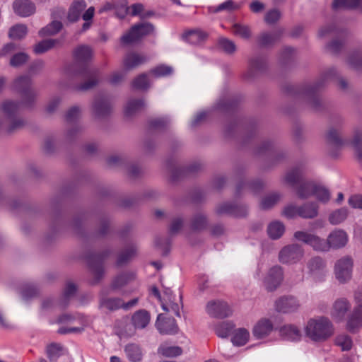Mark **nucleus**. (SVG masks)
<instances>
[{"label": "nucleus", "mask_w": 362, "mask_h": 362, "mask_svg": "<svg viewBox=\"0 0 362 362\" xmlns=\"http://www.w3.org/2000/svg\"><path fill=\"white\" fill-rule=\"evenodd\" d=\"M74 57L76 63L69 66L66 71L68 78H81L85 82L73 86L76 90L86 91L94 88L98 83L99 71L98 69H89L87 66L81 67L79 63H83L90 59L92 49L87 45H81L74 50Z\"/></svg>", "instance_id": "1"}, {"label": "nucleus", "mask_w": 362, "mask_h": 362, "mask_svg": "<svg viewBox=\"0 0 362 362\" xmlns=\"http://www.w3.org/2000/svg\"><path fill=\"white\" fill-rule=\"evenodd\" d=\"M332 81H336L342 90H346L349 88L348 81L344 78L338 76L334 68H329L324 71L313 84L307 85L303 88V94L307 98L308 103L313 110H320L322 107V101L317 93Z\"/></svg>", "instance_id": "2"}, {"label": "nucleus", "mask_w": 362, "mask_h": 362, "mask_svg": "<svg viewBox=\"0 0 362 362\" xmlns=\"http://www.w3.org/2000/svg\"><path fill=\"white\" fill-rule=\"evenodd\" d=\"M304 330L305 336L314 341H325L334 333L332 323L325 317L310 319Z\"/></svg>", "instance_id": "3"}, {"label": "nucleus", "mask_w": 362, "mask_h": 362, "mask_svg": "<svg viewBox=\"0 0 362 362\" xmlns=\"http://www.w3.org/2000/svg\"><path fill=\"white\" fill-rule=\"evenodd\" d=\"M346 129V124L344 119H335L325 134L327 143L337 148L344 146L348 141L345 136Z\"/></svg>", "instance_id": "4"}, {"label": "nucleus", "mask_w": 362, "mask_h": 362, "mask_svg": "<svg viewBox=\"0 0 362 362\" xmlns=\"http://www.w3.org/2000/svg\"><path fill=\"white\" fill-rule=\"evenodd\" d=\"M13 88L21 93L23 103L27 107L33 105L37 97V92L32 88V80L28 76H21L13 81Z\"/></svg>", "instance_id": "5"}, {"label": "nucleus", "mask_w": 362, "mask_h": 362, "mask_svg": "<svg viewBox=\"0 0 362 362\" xmlns=\"http://www.w3.org/2000/svg\"><path fill=\"white\" fill-rule=\"evenodd\" d=\"M293 237L298 241L310 246L316 252H328L327 239L306 231L298 230L294 233Z\"/></svg>", "instance_id": "6"}, {"label": "nucleus", "mask_w": 362, "mask_h": 362, "mask_svg": "<svg viewBox=\"0 0 362 362\" xmlns=\"http://www.w3.org/2000/svg\"><path fill=\"white\" fill-rule=\"evenodd\" d=\"M154 32V26L150 23L134 25L129 33L121 37V41L125 45H129L139 41L142 37L149 35Z\"/></svg>", "instance_id": "7"}, {"label": "nucleus", "mask_w": 362, "mask_h": 362, "mask_svg": "<svg viewBox=\"0 0 362 362\" xmlns=\"http://www.w3.org/2000/svg\"><path fill=\"white\" fill-rule=\"evenodd\" d=\"M110 254V251L106 250L100 253L92 254L88 257V264L91 274L93 276L92 284H97L103 278L104 269L103 262Z\"/></svg>", "instance_id": "8"}, {"label": "nucleus", "mask_w": 362, "mask_h": 362, "mask_svg": "<svg viewBox=\"0 0 362 362\" xmlns=\"http://www.w3.org/2000/svg\"><path fill=\"white\" fill-rule=\"evenodd\" d=\"M353 266V259L349 256H344L336 262L334 269V275L341 284L350 281L352 276Z\"/></svg>", "instance_id": "9"}, {"label": "nucleus", "mask_w": 362, "mask_h": 362, "mask_svg": "<svg viewBox=\"0 0 362 362\" xmlns=\"http://www.w3.org/2000/svg\"><path fill=\"white\" fill-rule=\"evenodd\" d=\"M304 252L303 248L300 245H288L280 250L279 259L283 264H295L303 257Z\"/></svg>", "instance_id": "10"}, {"label": "nucleus", "mask_w": 362, "mask_h": 362, "mask_svg": "<svg viewBox=\"0 0 362 362\" xmlns=\"http://www.w3.org/2000/svg\"><path fill=\"white\" fill-rule=\"evenodd\" d=\"M112 111L110 100L105 96L96 97L92 104V112L95 119H103L108 117Z\"/></svg>", "instance_id": "11"}, {"label": "nucleus", "mask_w": 362, "mask_h": 362, "mask_svg": "<svg viewBox=\"0 0 362 362\" xmlns=\"http://www.w3.org/2000/svg\"><path fill=\"white\" fill-rule=\"evenodd\" d=\"M206 310L211 317L215 318H225L232 315L230 307L226 302L221 300L209 301Z\"/></svg>", "instance_id": "12"}, {"label": "nucleus", "mask_w": 362, "mask_h": 362, "mask_svg": "<svg viewBox=\"0 0 362 362\" xmlns=\"http://www.w3.org/2000/svg\"><path fill=\"white\" fill-rule=\"evenodd\" d=\"M300 307L299 300L293 296H284L275 301V309L282 313H291Z\"/></svg>", "instance_id": "13"}, {"label": "nucleus", "mask_w": 362, "mask_h": 362, "mask_svg": "<svg viewBox=\"0 0 362 362\" xmlns=\"http://www.w3.org/2000/svg\"><path fill=\"white\" fill-rule=\"evenodd\" d=\"M216 211L219 215L227 214L235 217H245L247 214V209L245 206L231 202L220 204L216 207Z\"/></svg>", "instance_id": "14"}, {"label": "nucleus", "mask_w": 362, "mask_h": 362, "mask_svg": "<svg viewBox=\"0 0 362 362\" xmlns=\"http://www.w3.org/2000/svg\"><path fill=\"white\" fill-rule=\"evenodd\" d=\"M350 308L351 303L347 298H337L332 305L330 313L331 316L337 322H341L344 320Z\"/></svg>", "instance_id": "15"}, {"label": "nucleus", "mask_w": 362, "mask_h": 362, "mask_svg": "<svg viewBox=\"0 0 362 362\" xmlns=\"http://www.w3.org/2000/svg\"><path fill=\"white\" fill-rule=\"evenodd\" d=\"M283 280V270L280 266L271 268L264 279V286L268 291H273L281 284Z\"/></svg>", "instance_id": "16"}, {"label": "nucleus", "mask_w": 362, "mask_h": 362, "mask_svg": "<svg viewBox=\"0 0 362 362\" xmlns=\"http://www.w3.org/2000/svg\"><path fill=\"white\" fill-rule=\"evenodd\" d=\"M156 327L162 334H175L178 332V326L173 317H164L162 314L158 315Z\"/></svg>", "instance_id": "17"}, {"label": "nucleus", "mask_w": 362, "mask_h": 362, "mask_svg": "<svg viewBox=\"0 0 362 362\" xmlns=\"http://www.w3.org/2000/svg\"><path fill=\"white\" fill-rule=\"evenodd\" d=\"M267 66V59L264 57H255L250 60L249 69L245 74L247 79H253L259 73L263 72Z\"/></svg>", "instance_id": "18"}, {"label": "nucleus", "mask_w": 362, "mask_h": 362, "mask_svg": "<svg viewBox=\"0 0 362 362\" xmlns=\"http://www.w3.org/2000/svg\"><path fill=\"white\" fill-rule=\"evenodd\" d=\"M327 241L329 250L330 248L339 249L347 244L348 235L344 230L336 229L329 234Z\"/></svg>", "instance_id": "19"}, {"label": "nucleus", "mask_w": 362, "mask_h": 362, "mask_svg": "<svg viewBox=\"0 0 362 362\" xmlns=\"http://www.w3.org/2000/svg\"><path fill=\"white\" fill-rule=\"evenodd\" d=\"M306 268L309 275L317 277L325 272L326 262L319 256L313 257L309 259L306 263Z\"/></svg>", "instance_id": "20"}, {"label": "nucleus", "mask_w": 362, "mask_h": 362, "mask_svg": "<svg viewBox=\"0 0 362 362\" xmlns=\"http://www.w3.org/2000/svg\"><path fill=\"white\" fill-rule=\"evenodd\" d=\"M13 9L18 16L28 17L35 12V6L30 0H15L13 3Z\"/></svg>", "instance_id": "21"}, {"label": "nucleus", "mask_w": 362, "mask_h": 362, "mask_svg": "<svg viewBox=\"0 0 362 362\" xmlns=\"http://www.w3.org/2000/svg\"><path fill=\"white\" fill-rule=\"evenodd\" d=\"M319 206L316 202H310L298 206V216L304 219H313L319 214Z\"/></svg>", "instance_id": "22"}, {"label": "nucleus", "mask_w": 362, "mask_h": 362, "mask_svg": "<svg viewBox=\"0 0 362 362\" xmlns=\"http://www.w3.org/2000/svg\"><path fill=\"white\" fill-rule=\"evenodd\" d=\"M273 330L272 322L266 318L259 320L254 326L252 332L257 339H262L268 336Z\"/></svg>", "instance_id": "23"}, {"label": "nucleus", "mask_w": 362, "mask_h": 362, "mask_svg": "<svg viewBox=\"0 0 362 362\" xmlns=\"http://www.w3.org/2000/svg\"><path fill=\"white\" fill-rule=\"evenodd\" d=\"M147 59L145 56L135 52H130L124 57L123 66L125 71H130L145 63Z\"/></svg>", "instance_id": "24"}, {"label": "nucleus", "mask_w": 362, "mask_h": 362, "mask_svg": "<svg viewBox=\"0 0 362 362\" xmlns=\"http://www.w3.org/2000/svg\"><path fill=\"white\" fill-rule=\"evenodd\" d=\"M303 180V170L301 168H292L284 176V181L292 187H296Z\"/></svg>", "instance_id": "25"}, {"label": "nucleus", "mask_w": 362, "mask_h": 362, "mask_svg": "<svg viewBox=\"0 0 362 362\" xmlns=\"http://www.w3.org/2000/svg\"><path fill=\"white\" fill-rule=\"evenodd\" d=\"M86 3L84 0L74 1L69 7L67 14L69 21L74 23L78 21L81 12L86 8Z\"/></svg>", "instance_id": "26"}, {"label": "nucleus", "mask_w": 362, "mask_h": 362, "mask_svg": "<svg viewBox=\"0 0 362 362\" xmlns=\"http://www.w3.org/2000/svg\"><path fill=\"white\" fill-rule=\"evenodd\" d=\"M316 183L304 180L296 187L297 196L301 199H305L313 196L315 192Z\"/></svg>", "instance_id": "27"}, {"label": "nucleus", "mask_w": 362, "mask_h": 362, "mask_svg": "<svg viewBox=\"0 0 362 362\" xmlns=\"http://www.w3.org/2000/svg\"><path fill=\"white\" fill-rule=\"evenodd\" d=\"M362 325V308L355 307L350 315L346 327L351 332H355Z\"/></svg>", "instance_id": "28"}, {"label": "nucleus", "mask_w": 362, "mask_h": 362, "mask_svg": "<svg viewBox=\"0 0 362 362\" xmlns=\"http://www.w3.org/2000/svg\"><path fill=\"white\" fill-rule=\"evenodd\" d=\"M21 103L6 100L1 103L0 105V110L4 114L6 119L13 118V117H16L19 109H20Z\"/></svg>", "instance_id": "29"}, {"label": "nucleus", "mask_w": 362, "mask_h": 362, "mask_svg": "<svg viewBox=\"0 0 362 362\" xmlns=\"http://www.w3.org/2000/svg\"><path fill=\"white\" fill-rule=\"evenodd\" d=\"M124 352L131 362H140L143 358V351L136 344L131 343L126 345Z\"/></svg>", "instance_id": "30"}, {"label": "nucleus", "mask_w": 362, "mask_h": 362, "mask_svg": "<svg viewBox=\"0 0 362 362\" xmlns=\"http://www.w3.org/2000/svg\"><path fill=\"white\" fill-rule=\"evenodd\" d=\"M150 314L146 310L136 311L132 317L133 325L135 328L144 329L150 322Z\"/></svg>", "instance_id": "31"}, {"label": "nucleus", "mask_w": 362, "mask_h": 362, "mask_svg": "<svg viewBox=\"0 0 362 362\" xmlns=\"http://www.w3.org/2000/svg\"><path fill=\"white\" fill-rule=\"evenodd\" d=\"M134 279V274L131 272H125L116 276L112 283L111 288L117 291L120 290Z\"/></svg>", "instance_id": "32"}, {"label": "nucleus", "mask_w": 362, "mask_h": 362, "mask_svg": "<svg viewBox=\"0 0 362 362\" xmlns=\"http://www.w3.org/2000/svg\"><path fill=\"white\" fill-rule=\"evenodd\" d=\"M8 124L5 127L4 131L8 134H11L22 129L27 124L26 120L23 117H13L7 119Z\"/></svg>", "instance_id": "33"}, {"label": "nucleus", "mask_w": 362, "mask_h": 362, "mask_svg": "<svg viewBox=\"0 0 362 362\" xmlns=\"http://www.w3.org/2000/svg\"><path fill=\"white\" fill-rule=\"evenodd\" d=\"M264 187V183L260 180H254L252 182H240L236 187V194H240L241 190L248 188L251 192L257 194Z\"/></svg>", "instance_id": "34"}, {"label": "nucleus", "mask_w": 362, "mask_h": 362, "mask_svg": "<svg viewBox=\"0 0 362 362\" xmlns=\"http://www.w3.org/2000/svg\"><path fill=\"white\" fill-rule=\"evenodd\" d=\"M137 254V247L135 245H131L122 250L118 255L117 259V266H123L128 263Z\"/></svg>", "instance_id": "35"}, {"label": "nucleus", "mask_w": 362, "mask_h": 362, "mask_svg": "<svg viewBox=\"0 0 362 362\" xmlns=\"http://www.w3.org/2000/svg\"><path fill=\"white\" fill-rule=\"evenodd\" d=\"M281 335L285 339L291 341H297L300 339V331L294 325H284L280 329Z\"/></svg>", "instance_id": "36"}, {"label": "nucleus", "mask_w": 362, "mask_h": 362, "mask_svg": "<svg viewBox=\"0 0 362 362\" xmlns=\"http://www.w3.org/2000/svg\"><path fill=\"white\" fill-rule=\"evenodd\" d=\"M281 35V31H275L273 33H262L258 38L260 45L267 47L274 45L277 42Z\"/></svg>", "instance_id": "37"}, {"label": "nucleus", "mask_w": 362, "mask_h": 362, "mask_svg": "<svg viewBox=\"0 0 362 362\" xmlns=\"http://www.w3.org/2000/svg\"><path fill=\"white\" fill-rule=\"evenodd\" d=\"M145 105L144 101L142 99H132L129 100L124 108L125 115L132 117L134 114L140 111Z\"/></svg>", "instance_id": "38"}, {"label": "nucleus", "mask_w": 362, "mask_h": 362, "mask_svg": "<svg viewBox=\"0 0 362 362\" xmlns=\"http://www.w3.org/2000/svg\"><path fill=\"white\" fill-rule=\"evenodd\" d=\"M100 305L109 310H116L122 308L123 300L119 298H105L101 296L100 298Z\"/></svg>", "instance_id": "39"}, {"label": "nucleus", "mask_w": 362, "mask_h": 362, "mask_svg": "<svg viewBox=\"0 0 362 362\" xmlns=\"http://www.w3.org/2000/svg\"><path fill=\"white\" fill-rule=\"evenodd\" d=\"M207 225V218L206 216L202 213L195 214L191 219L190 227L194 231H202L206 228Z\"/></svg>", "instance_id": "40"}, {"label": "nucleus", "mask_w": 362, "mask_h": 362, "mask_svg": "<svg viewBox=\"0 0 362 362\" xmlns=\"http://www.w3.org/2000/svg\"><path fill=\"white\" fill-rule=\"evenodd\" d=\"M361 4V0H334L332 8L334 10L338 9H356Z\"/></svg>", "instance_id": "41"}, {"label": "nucleus", "mask_w": 362, "mask_h": 362, "mask_svg": "<svg viewBox=\"0 0 362 362\" xmlns=\"http://www.w3.org/2000/svg\"><path fill=\"white\" fill-rule=\"evenodd\" d=\"M62 26L61 21L53 20L49 24L39 31V35L41 37L54 35L62 30Z\"/></svg>", "instance_id": "42"}, {"label": "nucleus", "mask_w": 362, "mask_h": 362, "mask_svg": "<svg viewBox=\"0 0 362 362\" xmlns=\"http://www.w3.org/2000/svg\"><path fill=\"white\" fill-rule=\"evenodd\" d=\"M285 231L284 224L280 221L272 222L267 227V233L269 236L274 240L279 239L281 237Z\"/></svg>", "instance_id": "43"}, {"label": "nucleus", "mask_w": 362, "mask_h": 362, "mask_svg": "<svg viewBox=\"0 0 362 362\" xmlns=\"http://www.w3.org/2000/svg\"><path fill=\"white\" fill-rule=\"evenodd\" d=\"M184 37L188 42L195 45L204 41L208 35L204 31L196 30L187 32Z\"/></svg>", "instance_id": "44"}, {"label": "nucleus", "mask_w": 362, "mask_h": 362, "mask_svg": "<svg viewBox=\"0 0 362 362\" xmlns=\"http://www.w3.org/2000/svg\"><path fill=\"white\" fill-rule=\"evenodd\" d=\"M62 346L59 344L52 343L46 347V354L50 362H57L62 355Z\"/></svg>", "instance_id": "45"}, {"label": "nucleus", "mask_w": 362, "mask_h": 362, "mask_svg": "<svg viewBox=\"0 0 362 362\" xmlns=\"http://www.w3.org/2000/svg\"><path fill=\"white\" fill-rule=\"evenodd\" d=\"M28 28L24 24H16L12 26L8 32V36L13 40H21L26 36Z\"/></svg>", "instance_id": "46"}, {"label": "nucleus", "mask_w": 362, "mask_h": 362, "mask_svg": "<svg viewBox=\"0 0 362 362\" xmlns=\"http://www.w3.org/2000/svg\"><path fill=\"white\" fill-rule=\"evenodd\" d=\"M59 41L56 39H47L42 40L38 42L34 47V52L37 54H40L46 52L47 51L51 49L54 47L57 44H58Z\"/></svg>", "instance_id": "47"}, {"label": "nucleus", "mask_w": 362, "mask_h": 362, "mask_svg": "<svg viewBox=\"0 0 362 362\" xmlns=\"http://www.w3.org/2000/svg\"><path fill=\"white\" fill-rule=\"evenodd\" d=\"M76 286L72 282H68L65 286L63 296L59 301V305L62 307H66L68 303L76 292Z\"/></svg>", "instance_id": "48"}, {"label": "nucleus", "mask_w": 362, "mask_h": 362, "mask_svg": "<svg viewBox=\"0 0 362 362\" xmlns=\"http://www.w3.org/2000/svg\"><path fill=\"white\" fill-rule=\"evenodd\" d=\"M158 352L165 357H176L182 354V349L178 346L161 345Z\"/></svg>", "instance_id": "49"}, {"label": "nucleus", "mask_w": 362, "mask_h": 362, "mask_svg": "<svg viewBox=\"0 0 362 362\" xmlns=\"http://www.w3.org/2000/svg\"><path fill=\"white\" fill-rule=\"evenodd\" d=\"M348 209L346 208H341L337 209L329 216V221L332 225H337L343 222L348 216Z\"/></svg>", "instance_id": "50"}, {"label": "nucleus", "mask_w": 362, "mask_h": 362, "mask_svg": "<svg viewBox=\"0 0 362 362\" xmlns=\"http://www.w3.org/2000/svg\"><path fill=\"white\" fill-rule=\"evenodd\" d=\"M281 194L277 192L270 194L264 197L260 203L262 209H269L276 204L281 199Z\"/></svg>", "instance_id": "51"}, {"label": "nucleus", "mask_w": 362, "mask_h": 362, "mask_svg": "<svg viewBox=\"0 0 362 362\" xmlns=\"http://www.w3.org/2000/svg\"><path fill=\"white\" fill-rule=\"evenodd\" d=\"M249 337V332L245 329L241 328L235 332L232 338V342L236 346H243L247 342Z\"/></svg>", "instance_id": "52"}, {"label": "nucleus", "mask_w": 362, "mask_h": 362, "mask_svg": "<svg viewBox=\"0 0 362 362\" xmlns=\"http://www.w3.org/2000/svg\"><path fill=\"white\" fill-rule=\"evenodd\" d=\"M347 63L354 69H362V50L353 51L347 58Z\"/></svg>", "instance_id": "53"}, {"label": "nucleus", "mask_w": 362, "mask_h": 362, "mask_svg": "<svg viewBox=\"0 0 362 362\" xmlns=\"http://www.w3.org/2000/svg\"><path fill=\"white\" fill-rule=\"evenodd\" d=\"M29 60V56L25 52H18L13 54L9 61V65L18 68L25 64Z\"/></svg>", "instance_id": "54"}, {"label": "nucleus", "mask_w": 362, "mask_h": 362, "mask_svg": "<svg viewBox=\"0 0 362 362\" xmlns=\"http://www.w3.org/2000/svg\"><path fill=\"white\" fill-rule=\"evenodd\" d=\"M82 132L83 128L81 126H76L69 129L64 134V142L66 144H70L74 141L82 133Z\"/></svg>", "instance_id": "55"}, {"label": "nucleus", "mask_w": 362, "mask_h": 362, "mask_svg": "<svg viewBox=\"0 0 362 362\" xmlns=\"http://www.w3.org/2000/svg\"><path fill=\"white\" fill-rule=\"evenodd\" d=\"M233 329V325L229 322H222L215 327L216 334L221 338H226Z\"/></svg>", "instance_id": "56"}, {"label": "nucleus", "mask_w": 362, "mask_h": 362, "mask_svg": "<svg viewBox=\"0 0 362 362\" xmlns=\"http://www.w3.org/2000/svg\"><path fill=\"white\" fill-rule=\"evenodd\" d=\"M318 201L325 204L330 199L329 191L324 186L317 185L315 186L314 194Z\"/></svg>", "instance_id": "57"}, {"label": "nucleus", "mask_w": 362, "mask_h": 362, "mask_svg": "<svg viewBox=\"0 0 362 362\" xmlns=\"http://www.w3.org/2000/svg\"><path fill=\"white\" fill-rule=\"evenodd\" d=\"M233 32L235 35L243 39H249L251 37V31L247 25L235 23L233 26Z\"/></svg>", "instance_id": "58"}, {"label": "nucleus", "mask_w": 362, "mask_h": 362, "mask_svg": "<svg viewBox=\"0 0 362 362\" xmlns=\"http://www.w3.org/2000/svg\"><path fill=\"white\" fill-rule=\"evenodd\" d=\"M218 45L228 54H232L236 51V46L234 42L225 37H221L218 40Z\"/></svg>", "instance_id": "59"}, {"label": "nucleus", "mask_w": 362, "mask_h": 362, "mask_svg": "<svg viewBox=\"0 0 362 362\" xmlns=\"http://www.w3.org/2000/svg\"><path fill=\"white\" fill-rule=\"evenodd\" d=\"M344 41L342 40L334 39L326 45V49L332 54H338L342 49Z\"/></svg>", "instance_id": "60"}, {"label": "nucleus", "mask_w": 362, "mask_h": 362, "mask_svg": "<svg viewBox=\"0 0 362 362\" xmlns=\"http://www.w3.org/2000/svg\"><path fill=\"white\" fill-rule=\"evenodd\" d=\"M296 51L292 47H285L281 52L280 62L281 64L286 65L290 63L294 58Z\"/></svg>", "instance_id": "61"}, {"label": "nucleus", "mask_w": 362, "mask_h": 362, "mask_svg": "<svg viewBox=\"0 0 362 362\" xmlns=\"http://www.w3.org/2000/svg\"><path fill=\"white\" fill-rule=\"evenodd\" d=\"M336 344L340 346L342 351H349L352 347V340L350 337L347 335H339L336 339Z\"/></svg>", "instance_id": "62"}, {"label": "nucleus", "mask_w": 362, "mask_h": 362, "mask_svg": "<svg viewBox=\"0 0 362 362\" xmlns=\"http://www.w3.org/2000/svg\"><path fill=\"white\" fill-rule=\"evenodd\" d=\"M132 86L136 89H147L149 87L147 75L145 74L138 76L132 82Z\"/></svg>", "instance_id": "63"}, {"label": "nucleus", "mask_w": 362, "mask_h": 362, "mask_svg": "<svg viewBox=\"0 0 362 362\" xmlns=\"http://www.w3.org/2000/svg\"><path fill=\"white\" fill-rule=\"evenodd\" d=\"M173 71L171 66L161 64L151 70V73L156 77L166 76L170 75Z\"/></svg>", "instance_id": "64"}]
</instances>
